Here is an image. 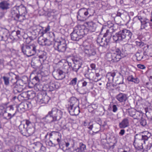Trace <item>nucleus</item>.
<instances>
[{
    "mask_svg": "<svg viewBox=\"0 0 152 152\" xmlns=\"http://www.w3.org/2000/svg\"><path fill=\"white\" fill-rule=\"evenodd\" d=\"M34 124L28 120H23L19 126L20 132L23 135L28 134L30 136L33 134L35 131Z\"/></svg>",
    "mask_w": 152,
    "mask_h": 152,
    "instance_id": "nucleus-1",
    "label": "nucleus"
},
{
    "mask_svg": "<svg viewBox=\"0 0 152 152\" xmlns=\"http://www.w3.org/2000/svg\"><path fill=\"white\" fill-rule=\"evenodd\" d=\"M48 135L49 136V141H46V143L50 146H55L60 145L61 141V134L56 131L48 132L45 134L44 139H46Z\"/></svg>",
    "mask_w": 152,
    "mask_h": 152,
    "instance_id": "nucleus-2",
    "label": "nucleus"
},
{
    "mask_svg": "<svg viewBox=\"0 0 152 152\" xmlns=\"http://www.w3.org/2000/svg\"><path fill=\"white\" fill-rule=\"evenodd\" d=\"M88 32V29L86 28L85 26L78 25L74 28L73 31L71 34V39L74 41H78Z\"/></svg>",
    "mask_w": 152,
    "mask_h": 152,
    "instance_id": "nucleus-3",
    "label": "nucleus"
},
{
    "mask_svg": "<svg viewBox=\"0 0 152 152\" xmlns=\"http://www.w3.org/2000/svg\"><path fill=\"white\" fill-rule=\"evenodd\" d=\"M22 51L24 55L30 57L35 55L37 51V46L34 44L23 45Z\"/></svg>",
    "mask_w": 152,
    "mask_h": 152,
    "instance_id": "nucleus-4",
    "label": "nucleus"
},
{
    "mask_svg": "<svg viewBox=\"0 0 152 152\" xmlns=\"http://www.w3.org/2000/svg\"><path fill=\"white\" fill-rule=\"evenodd\" d=\"M133 23H141V29H146L151 28L152 26V23L149 21V20L146 18H143L140 16L135 17L133 20Z\"/></svg>",
    "mask_w": 152,
    "mask_h": 152,
    "instance_id": "nucleus-5",
    "label": "nucleus"
},
{
    "mask_svg": "<svg viewBox=\"0 0 152 152\" xmlns=\"http://www.w3.org/2000/svg\"><path fill=\"white\" fill-rule=\"evenodd\" d=\"M71 60L74 64V65L72 67V70L73 72L77 73L78 72L82 69V60L80 58L74 56L72 57Z\"/></svg>",
    "mask_w": 152,
    "mask_h": 152,
    "instance_id": "nucleus-6",
    "label": "nucleus"
},
{
    "mask_svg": "<svg viewBox=\"0 0 152 152\" xmlns=\"http://www.w3.org/2000/svg\"><path fill=\"white\" fill-rule=\"evenodd\" d=\"M41 27V28L40 29V31H39V34L41 35L38 38V43L40 45H44L46 38L43 37V35L49 32L50 29V26L49 25H48L45 28L42 26Z\"/></svg>",
    "mask_w": 152,
    "mask_h": 152,
    "instance_id": "nucleus-7",
    "label": "nucleus"
},
{
    "mask_svg": "<svg viewBox=\"0 0 152 152\" xmlns=\"http://www.w3.org/2000/svg\"><path fill=\"white\" fill-rule=\"evenodd\" d=\"M90 11L89 9H87L85 8L81 9L79 10L77 12V18L79 21H85L87 18V16L91 15L89 14V12Z\"/></svg>",
    "mask_w": 152,
    "mask_h": 152,
    "instance_id": "nucleus-8",
    "label": "nucleus"
},
{
    "mask_svg": "<svg viewBox=\"0 0 152 152\" xmlns=\"http://www.w3.org/2000/svg\"><path fill=\"white\" fill-rule=\"evenodd\" d=\"M67 45L65 41H55L54 45V47L55 50L59 53H64L66 51Z\"/></svg>",
    "mask_w": 152,
    "mask_h": 152,
    "instance_id": "nucleus-9",
    "label": "nucleus"
},
{
    "mask_svg": "<svg viewBox=\"0 0 152 152\" xmlns=\"http://www.w3.org/2000/svg\"><path fill=\"white\" fill-rule=\"evenodd\" d=\"M37 102L39 104H47L49 102L50 98L46 94L38 93L36 98Z\"/></svg>",
    "mask_w": 152,
    "mask_h": 152,
    "instance_id": "nucleus-10",
    "label": "nucleus"
},
{
    "mask_svg": "<svg viewBox=\"0 0 152 152\" xmlns=\"http://www.w3.org/2000/svg\"><path fill=\"white\" fill-rule=\"evenodd\" d=\"M112 53L115 55V57L117 60L118 61L121 59V58H123L126 56V54L125 51H123V48L121 49L115 48L114 49H112Z\"/></svg>",
    "mask_w": 152,
    "mask_h": 152,
    "instance_id": "nucleus-11",
    "label": "nucleus"
},
{
    "mask_svg": "<svg viewBox=\"0 0 152 152\" xmlns=\"http://www.w3.org/2000/svg\"><path fill=\"white\" fill-rule=\"evenodd\" d=\"M50 112L55 121L56 123L57 124L58 121L62 117L63 112L60 110L55 107L53 108Z\"/></svg>",
    "mask_w": 152,
    "mask_h": 152,
    "instance_id": "nucleus-12",
    "label": "nucleus"
},
{
    "mask_svg": "<svg viewBox=\"0 0 152 152\" xmlns=\"http://www.w3.org/2000/svg\"><path fill=\"white\" fill-rule=\"evenodd\" d=\"M122 41L127 42L131 39L132 33L129 30L124 29L120 31Z\"/></svg>",
    "mask_w": 152,
    "mask_h": 152,
    "instance_id": "nucleus-13",
    "label": "nucleus"
},
{
    "mask_svg": "<svg viewBox=\"0 0 152 152\" xmlns=\"http://www.w3.org/2000/svg\"><path fill=\"white\" fill-rule=\"evenodd\" d=\"M145 134L146 135H141L140 134H136L134 136L135 141L136 140L138 139V138H141L139 140L141 142L142 145L143 143H145V141L148 140L149 138L151 137V134L148 131H145L144 132Z\"/></svg>",
    "mask_w": 152,
    "mask_h": 152,
    "instance_id": "nucleus-14",
    "label": "nucleus"
},
{
    "mask_svg": "<svg viewBox=\"0 0 152 152\" xmlns=\"http://www.w3.org/2000/svg\"><path fill=\"white\" fill-rule=\"evenodd\" d=\"M60 83L58 82L50 81L48 84H46L45 87L46 88V91H51L58 89L60 87Z\"/></svg>",
    "mask_w": 152,
    "mask_h": 152,
    "instance_id": "nucleus-15",
    "label": "nucleus"
},
{
    "mask_svg": "<svg viewBox=\"0 0 152 152\" xmlns=\"http://www.w3.org/2000/svg\"><path fill=\"white\" fill-rule=\"evenodd\" d=\"M9 31L6 29H3L0 30V41H4L9 42Z\"/></svg>",
    "mask_w": 152,
    "mask_h": 152,
    "instance_id": "nucleus-16",
    "label": "nucleus"
},
{
    "mask_svg": "<svg viewBox=\"0 0 152 152\" xmlns=\"http://www.w3.org/2000/svg\"><path fill=\"white\" fill-rule=\"evenodd\" d=\"M30 104V103L28 102H21L17 107V110L21 113L24 112L28 109Z\"/></svg>",
    "mask_w": 152,
    "mask_h": 152,
    "instance_id": "nucleus-17",
    "label": "nucleus"
},
{
    "mask_svg": "<svg viewBox=\"0 0 152 152\" xmlns=\"http://www.w3.org/2000/svg\"><path fill=\"white\" fill-rule=\"evenodd\" d=\"M53 75L56 79L58 80H62L65 77L64 72L60 69L54 71L53 73Z\"/></svg>",
    "mask_w": 152,
    "mask_h": 152,
    "instance_id": "nucleus-18",
    "label": "nucleus"
},
{
    "mask_svg": "<svg viewBox=\"0 0 152 152\" xmlns=\"http://www.w3.org/2000/svg\"><path fill=\"white\" fill-rule=\"evenodd\" d=\"M84 51L85 53L89 56H94L96 53L95 47L92 45L85 48Z\"/></svg>",
    "mask_w": 152,
    "mask_h": 152,
    "instance_id": "nucleus-19",
    "label": "nucleus"
},
{
    "mask_svg": "<svg viewBox=\"0 0 152 152\" xmlns=\"http://www.w3.org/2000/svg\"><path fill=\"white\" fill-rule=\"evenodd\" d=\"M41 120L47 123H54L56 124L50 111L48 112L47 115L45 117L42 118Z\"/></svg>",
    "mask_w": 152,
    "mask_h": 152,
    "instance_id": "nucleus-20",
    "label": "nucleus"
},
{
    "mask_svg": "<svg viewBox=\"0 0 152 152\" xmlns=\"http://www.w3.org/2000/svg\"><path fill=\"white\" fill-rule=\"evenodd\" d=\"M23 86L21 85H17L15 84V82L12 83V85H10L9 90L13 89V91L15 94L18 93H20L23 90Z\"/></svg>",
    "mask_w": 152,
    "mask_h": 152,
    "instance_id": "nucleus-21",
    "label": "nucleus"
},
{
    "mask_svg": "<svg viewBox=\"0 0 152 152\" xmlns=\"http://www.w3.org/2000/svg\"><path fill=\"white\" fill-rule=\"evenodd\" d=\"M68 110L70 114L72 115H77L80 112V108L78 106L68 107Z\"/></svg>",
    "mask_w": 152,
    "mask_h": 152,
    "instance_id": "nucleus-22",
    "label": "nucleus"
},
{
    "mask_svg": "<svg viewBox=\"0 0 152 152\" xmlns=\"http://www.w3.org/2000/svg\"><path fill=\"white\" fill-rule=\"evenodd\" d=\"M78 100L76 98L71 97L68 102L67 108L78 106Z\"/></svg>",
    "mask_w": 152,
    "mask_h": 152,
    "instance_id": "nucleus-23",
    "label": "nucleus"
},
{
    "mask_svg": "<svg viewBox=\"0 0 152 152\" xmlns=\"http://www.w3.org/2000/svg\"><path fill=\"white\" fill-rule=\"evenodd\" d=\"M10 4L6 1H3L0 2V9L3 11H6L10 9Z\"/></svg>",
    "mask_w": 152,
    "mask_h": 152,
    "instance_id": "nucleus-24",
    "label": "nucleus"
},
{
    "mask_svg": "<svg viewBox=\"0 0 152 152\" xmlns=\"http://www.w3.org/2000/svg\"><path fill=\"white\" fill-rule=\"evenodd\" d=\"M116 98L120 102H124L127 99V95L122 93H119L116 96Z\"/></svg>",
    "mask_w": 152,
    "mask_h": 152,
    "instance_id": "nucleus-25",
    "label": "nucleus"
},
{
    "mask_svg": "<svg viewBox=\"0 0 152 152\" xmlns=\"http://www.w3.org/2000/svg\"><path fill=\"white\" fill-rule=\"evenodd\" d=\"M16 5L19 15L25 14L27 13L26 7L23 4H20V5H18L17 4Z\"/></svg>",
    "mask_w": 152,
    "mask_h": 152,
    "instance_id": "nucleus-26",
    "label": "nucleus"
},
{
    "mask_svg": "<svg viewBox=\"0 0 152 152\" xmlns=\"http://www.w3.org/2000/svg\"><path fill=\"white\" fill-rule=\"evenodd\" d=\"M129 124V120L127 118L124 119L119 124V126L120 129H124L127 127Z\"/></svg>",
    "mask_w": 152,
    "mask_h": 152,
    "instance_id": "nucleus-27",
    "label": "nucleus"
},
{
    "mask_svg": "<svg viewBox=\"0 0 152 152\" xmlns=\"http://www.w3.org/2000/svg\"><path fill=\"white\" fill-rule=\"evenodd\" d=\"M86 149V146L82 142L79 143V147L71 152H82Z\"/></svg>",
    "mask_w": 152,
    "mask_h": 152,
    "instance_id": "nucleus-28",
    "label": "nucleus"
},
{
    "mask_svg": "<svg viewBox=\"0 0 152 152\" xmlns=\"http://www.w3.org/2000/svg\"><path fill=\"white\" fill-rule=\"evenodd\" d=\"M116 72L115 71H113L112 72H109L107 73L106 75V77L108 80V81H110V82H113L114 78L116 75Z\"/></svg>",
    "mask_w": 152,
    "mask_h": 152,
    "instance_id": "nucleus-29",
    "label": "nucleus"
},
{
    "mask_svg": "<svg viewBox=\"0 0 152 152\" xmlns=\"http://www.w3.org/2000/svg\"><path fill=\"white\" fill-rule=\"evenodd\" d=\"M115 56V55L113 54L112 53H107L106 55V58L107 60L108 61H113V62L118 61Z\"/></svg>",
    "mask_w": 152,
    "mask_h": 152,
    "instance_id": "nucleus-30",
    "label": "nucleus"
},
{
    "mask_svg": "<svg viewBox=\"0 0 152 152\" xmlns=\"http://www.w3.org/2000/svg\"><path fill=\"white\" fill-rule=\"evenodd\" d=\"M2 78L3 79L4 85L6 88H9H9L10 87V85H12V84H11L10 82L9 77L4 76L2 77Z\"/></svg>",
    "mask_w": 152,
    "mask_h": 152,
    "instance_id": "nucleus-31",
    "label": "nucleus"
},
{
    "mask_svg": "<svg viewBox=\"0 0 152 152\" xmlns=\"http://www.w3.org/2000/svg\"><path fill=\"white\" fill-rule=\"evenodd\" d=\"M113 40L116 43L119 42L121 41H122V39L121 37L120 31L118 33H116L115 35L113 37Z\"/></svg>",
    "mask_w": 152,
    "mask_h": 152,
    "instance_id": "nucleus-32",
    "label": "nucleus"
},
{
    "mask_svg": "<svg viewBox=\"0 0 152 152\" xmlns=\"http://www.w3.org/2000/svg\"><path fill=\"white\" fill-rule=\"evenodd\" d=\"M2 116L4 119L9 120L11 119L15 116V113H13V115H11V113L7 112V111H6Z\"/></svg>",
    "mask_w": 152,
    "mask_h": 152,
    "instance_id": "nucleus-33",
    "label": "nucleus"
},
{
    "mask_svg": "<svg viewBox=\"0 0 152 152\" xmlns=\"http://www.w3.org/2000/svg\"><path fill=\"white\" fill-rule=\"evenodd\" d=\"M86 24L89 30L91 31H95L96 28V24L92 21L88 22L86 23Z\"/></svg>",
    "mask_w": 152,
    "mask_h": 152,
    "instance_id": "nucleus-34",
    "label": "nucleus"
},
{
    "mask_svg": "<svg viewBox=\"0 0 152 152\" xmlns=\"http://www.w3.org/2000/svg\"><path fill=\"white\" fill-rule=\"evenodd\" d=\"M11 14L12 15V17L13 18L17 17L19 15V11L18 10L16 5L13 7L11 10Z\"/></svg>",
    "mask_w": 152,
    "mask_h": 152,
    "instance_id": "nucleus-35",
    "label": "nucleus"
},
{
    "mask_svg": "<svg viewBox=\"0 0 152 152\" xmlns=\"http://www.w3.org/2000/svg\"><path fill=\"white\" fill-rule=\"evenodd\" d=\"M7 103H4L0 105V115H2L7 111Z\"/></svg>",
    "mask_w": 152,
    "mask_h": 152,
    "instance_id": "nucleus-36",
    "label": "nucleus"
},
{
    "mask_svg": "<svg viewBox=\"0 0 152 152\" xmlns=\"http://www.w3.org/2000/svg\"><path fill=\"white\" fill-rule=\"evenodd\" d=\"M101 125L100 124L96 123L94 124L93 133L96 134L100 130Z\"/></svg>",
    "mask_w": 152,
    "mask_h": 152,
    "instance_id": "nucleus-37",
    "label": "nucleus"
},
{
    "mask_svg": "<svg viewBox=\"0 0 152 152\" xmlns=\"http://www.w3.org/2000/svg\"><path fill=\"white\" fill-rule=\"evenodd\" d=\"M34 85V89L37 91L44 90L43 88H44V87L43 85L39 83Z\"/></svg>",
    "mask_w": 152,
    "mask_h": 152,
    "instance_id": "nucleus-38",
    "label": "nucleus"
},
{
    "mask_svg": "<svg viewBox=\"0 0 152 152\" xmlns=\"http://www.w3.org/2000/svg\"><path fill=\"white\" fill-rule=\"evenodd\" d=\"M28 99H32L35 97V92L32 91H27Z\"/></svg>",
    "mask_w": 152,
    "mask_h": 152,
    "instance_id": "nucleus-39",
    "label": "nucleus"
},
{
    "mask_svg": "<svg viewBox=\"0 0 152 152\" xmlns=\"http://www.w3.org/2000/svg\"><path fill=\"white\" fill-rule=\"evenodd\" d=\"M118 74H119L121 76L119 77L118 79L115 80V83L117 85H119L120 84H122L123 83V78L122 75H121V73L120 72H118Z\"/></svg>",
    "mask_w": 152,
    "mask_h": 152,
    "instance_id": "nucleus-40",
    "label": "nucleus"
},
{
    "mask_svg": "<svg viewBox=\"0 0 152 152\" xmlns=\"http://www.w3.org/2000/svg\"><path fill=\"white\" fill-rule=\"evenodd\" d=\"M25 14L18 15L17 17L14 18V20L20 22H22L25 18Z\"/></svg>",
    "mask_w": 152,
    "mask_h": 152,
    "instance_id": "nucleus-41",
    "label": "nucleus"
},
{
    "mask_svg": "<svg viewBox=\"0 0 152 152\" xmlns=\"http://www.w3.org/2000/svg\"><path fill=\"white\" fill-rule=\"evenodd\" d=\"M134 114L133 118L134 119H140L143 116L142 113L138 111H136Z\"/></svg>",
    "mask_w": 152,
    "mask_h": 152,
    "instance_id": "nucleus-42",
    "label": "nucleus"
},
{
    "mask_svg": "<svg viewBox=\"0 0 152 152\" xmlns=\"http://www.w3.org/2000/svg\"><path fill=\"white\" fill-rule=\"evenodd\" d=\"M40 81V79L38 75L35 76L32 79L31 82L32 84L33 85L36 84L37 83H38Z\"/></svg>",
    "mask_w": 152,
    "mask_h": 152,
    "instance_id": "nucleus-43",
    "label": "nucleus"
},
{
    "mask_svg": "<svg viewBox=\"0 0 152 152\" xmlns=\"http://www.w3.org/2000/svg\"><path fill=\"white\" fill-rule=\"evenodd\" d=\"M113 32L112 31H110L109 30L107 29L106 31V32L104 35V37H107V39L110 40L112 36V33Z\"/></svg>",
    "mask_w": 152,
    "mask_h": 152,
    "instance_id": "nucleus-44",
    "label": "nucleus"
},
{
    "mask_svg": "<svg viewBox=\"0 0 152 152\" xmlns=\"http://www.w3.org/2000/svg\"><path fill=\"white\" fill-rule=\"evenodd\" d=\"M7 109H8V112L9 113H11V115H13V113H15V115H16L17 112L14 110V107L12 105H10L7 107Z\"/></svg>",
    "mask_w": 152,
    "mask_h": 152,
    "instance_id": "nucleus-45",
    "label": "nucleus"
},
{
    "mask_svg": "<svg viewBox=\"0 0 152 152\" xmlns=\"http://www.w3.org/2000/svg\"><path fill=\"white\" fill-rule=\"evenodd\" d=\"M136 110L134 108H131L129 109L128 110V112L129 113V115L131 117L134 118V113L136 112Z\"/></svg>",
    "mask_w": 152,
    "mask_h": 152,
    "instance_id": "nucleus-46",
    "label": "nucleus"
},
{
    "mask_svg": "<svg viewBox=\"0 0 152 152\" xmlns=\"http://www.w3.org/2000/svg\"><path fill=\"white\" fill-rule=\"evenodd\" d=\"M137 60L141 61L143 58V53L142 52H137L135 54Z\"/></svg>",
    "mask_w": 152,
    "mask_h": 152,
    "instance_id": "nucleus-47",
    "label": "nucleus"
},
{
    "mask_svg": "<svg viewBox=\"0 0 152 152\" xmlns=\"http://www.w3.org/2000/svg\"><path fill=\"white\" fill-rule=\"evenodd\" d=\"M103 43L102 44V46L106 47L107 45H109L110 42V40L107 38H104V39L103 40Z\"/></svg>",
    "mask_w": 152,
    "mask_h": 152,
    "instance_id": "nucleus-48",
    "label": "nucleus"
},
{
    "mask_svg": "<svg viewBox=\"0 0 152 152\" xmlns=\"http://www.w3.org/2000/svg\"><path fill=\"white\" fill-rule=\"evenodd\" d=\"M63 69L64 70L63 71L64 72V74L65 73H68L70 70V68H69V66L66 65V63L64 64Z\"/></svg>",
    "mask_w": 152,
    "mask_h": 152,
    "instance_id": "nucleus-49",
    "label": "nucleus"
},
{
    "mask_svg": "<svg viewBox=\"0 0 152 152\" xmlns=\"http://www.w3.org/2000/svg\"><path fill=\"white\" fill-rule=\"evenodd\" d=\"M89 75L90 76V79H92L94 80L95 81H97L100 79H97V80L96 77H94L95 73L93 72H91L89 73Z\"/></svg>",
    "mask_w": 152,
    "mask_h": 152,
    "instance_id": "nucleus-50",
    "label": "nucleus"
},
{
    "mask_svg": "<svg viewBox=\"0 0 152 152\" xmlns=\"http://www.w3.org/2000/svg\"><path fill=\"white\" fill-rule=\"evenodd\" d=\"M140 119V123L141 126H144L147 125L146 120L143 117Z\"/></svg>",
    "mask_w": 152,
    "mask_h": 152,
    "instance_id": "nucleus-51",
    "label": "nucleus"
},
{
    "mask_svg": "<svg viewBox=\"0 0 152 152\" xmlns=\"http://www.w3.org/2000/svg\"><path fill=\"white\" fill-rule=\"evenodd\" d=\"M109 23H108V27L109 28V30L110 31L114 32L115 30V29L114 28V25L110 22H109Z\"/></svg>",
    "mask_w": 152,
    "mask_h": 152,
    "instance_id": "nucleus-52",
    "label": "nucleus"
},
{
    "mask_svg": "<svg viewBox=\"0 0 152 152\" xmlns=\"http://www.w3.org/2000/svg\"><path fill=\"white\" fill-rule=\"evenodd\" d=\"M20 96L22 97L24 99L27 100L28 99L27 91L22 93L20 94Z\"/></svg>",
    "mask_w": 152,
    "mask_h": 152,
    "instance_id": "nucleus-53",
    "label": "nucleus"
},
{
    "mask_svg": "<svg viewBox=\"0 0 152 152\" xmlns=\"http://www.w3.org/2000/svg\"><path fill=\"white\" fill-rule=\"evenodd\" d=\"M112 83V82L108 81L106 84L107 88L109 90L113 89V88L112 87L113 84Z\"/></svg>",
    "mask_w": 152,
    "mask_h": 152,
    "instance_id": "nucleus-54",
    "label": "nucleus"
},
{
    "mask_svg": "<svg viewBox=\"0 0 152 152\" xmlns=\"http://www.w3.org/2000/svg\"><path fill=\"white\" fill-rule=\"evenodd\" d=\"M39 59L38 60V61H40L41 62V61H43L46 58V56L44 54L40 55L39 56Z\"/></svg>",
    "mask_w": 152,
    "mask_h": 152,
    "instance_id": "nucleus-55",
    "label": "nucleus"
},
{
    "mask_svg": "<svg viewBox=\"0 0 152 152\" xmlns=\"http://www.w3.org/2000/svg\"><path fill=\"white\" fill-rule=\"evenodd\" d=\"M77 80V78L76 77L74 78L72 80H71L69 84L70 85L74 86L76 84Z\"/></svg>",
    "mask_w": 152,
    "mask_h": 152,
    "instance_id": "nucleus-56",
    "label": "nucleus"
},
{
    "mask_svg": "<svg viewBox=\"0 0 152 152\" xmlns=\"http://www.w3.org/2000/svg\"><path fill=\"white\" fill-rule=\"evenodd\" d=\"M13 35H15L17 36L18 38H20L21 37L20 31L19 30H17V31H14L12 33Z\"/></svg>",
    "mask_w": 152,
    "mask_h": 152,
    "instance_id": "nucleus-57",
    "label": "nucleus"
},
{
    "mask_svg": "<svg viewBox=\"0 0 152 152\" xmlns=\"http://www.w3.org/2000/svg\"><path fill=\"white\" fill-rule=\"evenodd\" d=\"M104 38L98 37L97 39V42L99 44L100 46H102V44L103 43V40Z\"/></svg>",
    "mask_w": 152,
    "mask_h": 152,
    "instance_id": "nucleus-58",
    "label": "nucleus"
},
{
    "mask_svg": "<svg viewBox=\"0 0 152 152\" xmlns=\"http://www.w3.org/2000/svg\"><path fill=\"white\" fill-rule=\"evenodd\" d=\"M15 82V84L17 85H21L23 86L24 83L23 81L22 80L19 79L16 81Z\"/></svg>",
    "mask_w": 152,
    "mask_h": 152,
    "instance_id": "nucleus-59",
    "label": "nucleus"
},
{
    "mask_svg": "<svg viewBox=\"0 0 152 152\" xmlns=\"http://www.w3.org/2000/svg\"><path fill=\"white\" fill-rule=\"evenodd\" d=\"M51 44L52 42L49 39H48L46 38V40L45 41L44 45L49 46Z\"/></svg>",
    "mask_w": 152,
    "mask_h": 152,
    "instance_id": "nucleus-60",
    "label": "nucleus"
},
{
    "mask_svg": "<svg viewBox=\"0 0 152 152\" xmlns=\"http://www.w3.org/2000/svg\"><path fill=\"white\" fill-rule=\"evenodd\" d=\"M35 145L37 148H42V147H45L43 146L42 144L39 142H37L35 143Z\"/></svg>",
    "mask_w": 152,
    "mask_h": 152,
    "instance_id": "nucleus-61",
    "label": "nucleus"
},
{
    "mask_svg": "<svg viewBox=\"0 0 152 152\" xmlns=\"http://www.w3.org/2000/svg\"><path fill=\"white\" fill-rule=\"evenodd\" d=\"M71 58H70L68 59L66 61V63H65L66 64V65L69 66V68H70V67H72V63L71 61V60L72 61V60H71Z\"/></svg>",
    "mask_w": 152,
    "mask_h": 152,
    "instance_id": "nucleus-62",
    "label": "nucleus"
},
{
    "mask_svg": "<svg viewBox=\"0 0 152 152\" xmlns=\"http://www.w3.org/2000/svg\"><path fill=\"white\" fill-rule=\"evenodd\" d=\"M146 87L149 90H152V83L147 82L145 84Z\"/></svg>",
    "mask_w": 152,
    "mask_h": 152,
    "instance_id": "nucleus-63",
    "label": "nucleus"
},
{
    "mask_svg": "<svg viewBox=\"0 0 152 152\" xmlns=\"http://www.w3.org/2000/svg\"><path fill=\"white\" fill-rule=\"evenodd\" d=\"M147 47L148 48V50H146V51L147 52H145L144 54L145 55H148V56H151V53L150 52V50H152V49H149L148 48H149V46L148 45H147Z\"/></svg>",
    "mask_w": 152,
    "mask_h": 152,
    "instance_id": "nucleus-64",
    "label": "nucleus"
}]
</instances>
